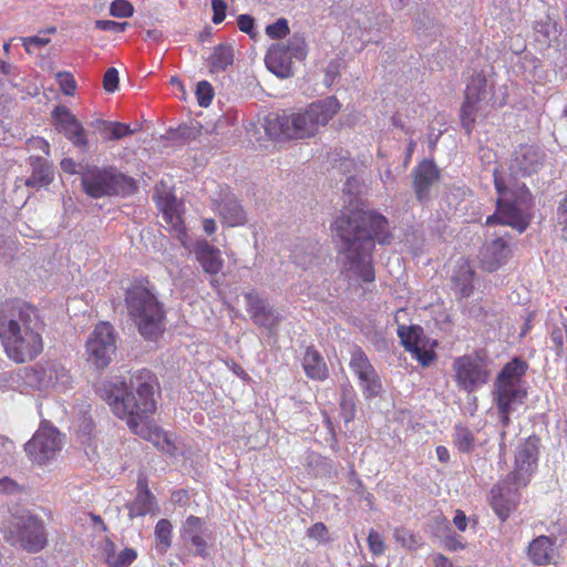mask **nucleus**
Returning a JSON list of instances; mask_svg holds the SVG:
<instances>
[{"mask_svg":"<svg viewBox=\"0 0 567 567\" xmlns=\"http://www.w3.org/2000/svg\"><path fill=\"white\" fill-rule=\"evenodd\" d=\"M332 230L341 241V272L350 280L374 281L375 243L389 245L393 239L388 219L377 212L351 209L334 219Z\"/></svg>","mask_w":567,"mask_h":567,"instance_id":"f257e3e1","label":"nucleus"},{"mask_svg":"<svg viewBox=\"0 0 567 567\" xmlns=\"http://www.w3.org/2000/svg\"><path fill=\"white\" fill-rule=\"evenodd\" d=\"M0 342L14 363L35 360L44 349L38 310L19 300L4 303L0 309Z\"/></svg>","mask_w":567,"mask_h":567,"instance_id":"f03ea898","label":"nucleus"},{"mask_svg":"<svg viewBox=\"0 0 567 567\" xmlns=\"http://www.w3.org/2000/svg\"><path fill=\"white\" fill-rule=\"evenodd\" d=\"M493 176L498 198L495 212L486 218L485 225L511 226L519 234L524 233L530 221L533 197L529 189L517 181L507 185L496 168Z\"/></svg>","mask_w":567,"mask_h":567,"instance_id":"7ed1b4c3","label":"nucleus"},{"mask_svg":"<svg viewBox=\"0 0 567 567\" xmlns=\"http://www.w3.org/2000/svg\"><path fill=\"white\" fill-rule=\"evenodd\" d=\"M527 369V362L515 357L502 368L495 379L493 395L503 426L508 425L511 414L527 398L525 381L523 380Z\"/></svg>","mask_w":567,"mask_h":567,"instance_id":"20e7f679","label":"nucleus"},{"mask_svg":"<svg viewBox=\"0 0 567 567\" xmlns=\"http://www.w3.org/2000/svg\"><path fill=\"white\" fill-rule=\"evenodd\" d=\"M80 176L82 190L94 199L125 196L137 190L135 179L117 172L113 166L86 164L81 168Z\"/></svg>","mask_w":567,"mask_h":567,"instance_id":"39448f33","label":"nucleus"},{"mask_svg":"<svg viewBox=\"0 0 567 567\" xmlns=\"http://www.w3.org/2000/svg\"><path fill=\"white\" fill-rule=\"evenodd\" d=\"M1 533L8 543L28 553L37 554L48 545L43 519L28 511L12 514L3 523Z\"/></svg>","mask_w":567,"mask_h":567,"instance_id":"423d86ee","label":"nucleus"},{"mask_svg":"<svg viewBox=\"0 0 567 567\" xmlns=\"http://www.w3.org/2000/svg\"><path fill=\"white\" fill-rule=\"evenodd\" d=\"M97 393L111 406L118 417L126 420L128 427L138 434L142 422V409L140 399L142 396V384H137L135 392L128 391L125 382L116 380L102 381L97 385Z\"/></svg>","mask_w":567,"mask_h":567,"instance_id":"0eeeda50","label":"nucleus"},{"mask_svg":"<svg viewBox=\"0 0 567 567\" xmlns=\"http://www.w3.org/2000/svg\"><path fill=\"white\" fill-rule=\"evenodd\" d=\"M161 399V385L157 377L144 369V440L151 442L159 452L174 456L177 451L174 434L164 431L153 420H150V416L156 413Z\"/></svg>","mask_w":567,"mask_h":567,"instance_id":"6e6552de","label":"nucleus"},{"mask_svg":"<svg viewBox=\"0 0 567 567\" xmlns=\"http://www.w3.org/2000/svg\"><path fill=\"white\" fill-rule=\"evenodd\" d=\"M494 81L483 73L471 78L465 91V100L461 107V124L466 134L473 131L476 116L494 100Z\"/></svg>","mask_w":567,"mask_h":567,"instance_id":"1a4fd4ad","label":"nucleus"},{"mask_svg":"<svg viewBox=\"0 0 567 567\" xmlns=\"http://www.w3.org/2000/svg\"><path fill=\"white\" fill-rule=\"evenodd\" d=\"M307 55V44L303 35L292 34L287 42L272 44L266 54V64L269 71L281 79L293 75V60L301 61Z\"/></svg>","mask_w":567,"mask_h":567,"instance_id":"9d476101","label":"nucleus"},{"mask_svg":"<svg viewBox=\"0 0 567 567\" xmlns=\"http://www.w3.org/2000/svg\"><path fill=\"white\" fill-rule=\"evenodd\" d=\"M63 447V440L58 429L41 422L33 436L25 443L24 451L29 458L43 465L56 457Z\"/></svg>","mask_w":567,"mask_h":567,"instance_id":"9b49d317","label":"nucleus"},{"mask_svg":"<svg viewBox=\"0 0 567 567\" xmlns=\"http://www.w3.org/2000/svg\"><path fill=\"white\" fill-rule=\"evenodd\" d=\"M87 361L96 369H105L115 353V333L110 322L100 321L86 341Z\"/></svg>","mask_w":567,"mask_h":567,"instance_id":"f8f14e48","label":"nucleus"},{"mask_svg":"<svg viewBox=\"0 0 567 567\" xmlns=\"http://www.w3.org/2000/svg\"><path fill=\"white\" fill-rule=\"evenodd\" d=\"M179 539L185 554L206 558L207 547L214 543V535L203 518L189 515L182 524Z\"/></svg>","mask_w":567,"mask_h":567,"instance_id":"ddd939ff","label":"nucleus"},{"mask_svg":"<svg viewBox=\"0 0 567 567\" xmlns=\"http://www.w3.org/2000/svg\"><path fill=\"white\" fill-rule=\"evenodd\" d=\"M340 110V103L334 96L316 101L303 112H297L300 126L299 137L313 136L319 127L324 126Z\"/></svg>","mask_w":567,"mask_h":567,"instance_id":"4468645a","label":"nucleus"},{"mask_svg":"<svg viewBox=\"0 0 567 567\" xmlns=\"http://www.w3.org/2000/svg\"><path fill=\"white\" fill-rule=\"evenodd\" d=\"M452 369L458 388L468 393L484 385L489 378L484 360L477 355L457 357L453 361Z\"/></svg>","mask_w":567,"mask_h":567,"instance_id":"2eb2a0df","label":"nucleus"},{"mask_svg":"<svg viewBox=\"0 0 567 567\" xmlns=\"http://www.w3.org/2000/svg\"><path fill=\"white\" fill-rule=\"evenodd\" d=\"M166 330L164 305L155 293L144 286V342L154 350Z\"/></svg>","mask_w":567,"mask_h":567,"instance_id":"dca6fc26","label":"nucleus"},{"mask_svg":"<svg viewBox=\"0 0 567 567\" xmlns=\"http://www.w3.org/2000/svg\"><path fill=\"white\" fill-rule=\"evenodd\" d=\"M51 121L54 128L64 135L74 147L86 151L89 140L85 128L78 117L65 105H56L51 112Z\"/></svg>","mask_w":567,"mask_h":567,"instance_id":"f3484780","label":"nucleus"},{"mask_svg":"<svg viewBox=\"0 0 567 567\" xmlns=\"http://www.w3.org/2000/svg\"><path fill=\"white\" fill-rule=\"evenodd\" d=\"M522 486L515 483L514 480H509L507 475L506 480L492 487L489 502L502 522H505L509 514L516 509L520 498L518 489Z\"/></svg>","mask_w":567,"mask_h":567,"instance_id":"a211bd4d","label":"nucleus"},{"mask_svg":"<svg viewBox=\"0 0 567 567\" xmlns=\"http://www.w3.org/2000/svg\"><path fill=\"white\" fill-rule=\"evenodd\" d=\"M545 157L539 146L520 144L513 153L511 173L513 176H530L543 167Z\"/></svg>","mask_w":567,"mask_h":567,"instance_id":"6ab92c4d","label":"nucleus"},{"mask_svg":"<svg viewBox=\"0 0 567 567\" xmlns=\"http://www.w3.org/2000/svg\"><path fill=\"white\" fill-rule=\"evenodd\" d=\"M153 199L163 214L164 220L176 231L182 233L183 223L178 213L179 203L173 193L172 185L162 179L154 188Z\"/></svg>","mask_w":567,"mask_h":567,"instance_id":"aec40b11","label":"nucleus"},{"mask_svg":"<svg viewBox=\"0 0 567 567\" xmlns=\"http://www.w3.org/2000/svg\"><path fill=\"white\" fill-rule=\"evenodd\" d=\"M297 113L271 112L265 118V131L274 140H301Z\"/></svg>","mask_w":567,"mask_h":567,"instance_id":"412c9836","label":"nucleus"},{"mask_svg":"<svg viewBox=\"0 0 567 567\" xmlns=\"http://www.w3.org/2000/svg\"><path fill=\"white\" fill-rule=\"evenodd\" d=\"M245 300L254 323L264 327L269 333H275L281 321V316L254 290L245 293Z\"/></svg>","mask_w":567,"mask_h":567,"instance_id":"4be33fe9","label":"nucleus"},{"mask_svg":"<svg viewBox=\"0 0 567 567\" xmlns=\"http://www.w3.org/2000/svg\"><path fill=\"white\" fill-rule=\"evenodd\" d=\"M413 189L420 203H426L431 198V188L440 181V171L431 159L422 161L413 169Z\"/></svg>","mask_w":567,"mask_h":567,"instance_id":"5701e85b","label":"nucleus"},{"mask_svg":"<svg viewBox=\"0 0 567 567\" xmlns=\"http://www.w3.org/2000/svg\"><path fill=\"white\" fill-rule=\"evenodd\" d=\"M505 235H499L491 241H486L481 250V261L483 268L493 272L497 270L502 265L506 264L511 257L512 250L505 239Z\"/></svg>","mask_w":567,"mask_h":567,"instance_id":"b1692460","label":"nucleus"},{"mask_svg":"<svg viewBox=\"0 0 567 567\" xmlns=\"http://www.w3.org/2000/svg\"><path fill=\"white\" fill-rule=\"evenodd\" d=\"M537 460V449L532 442L522 444L515 454V468L508 474L509 480L520 485H527L528 476Z\"/></svg>","mask_w":567,"mask_h":567,"instance_id":"393cba45","label":"nucleus"},{"mask_svg":"<svg viewBox=\"0 0 567 567\" xmlns=\"http://www.w3.org/2000/svg\"><path fill=\"white\" fill-rule=\"evenodd\" d=\"M555 537L540 535L534 538L526 549L528 560L536 566H547L550 564H555Z\"/></svg>","mask_w":567,"mask_h":567,"instance_id":"a878e982","label":"nucleus"},{"mask_svg":"<svg viewBox=\"0 0 567 567\" xmlns=\"http://www.w3.org/2000/svg\"><path fill=\"white\" fill-rule=\"evenodd\" d=\"M29 164L32 168L31 175L25 179L18 178L16 181L17 187L23 184L27 187L39 189L49 186L53 182L52 166L43 157L30 156Z\"/></svg>","mask_w":567,"mask_h":567,"instance_id":"bb28decb","label":"nucleus"},{"mask_svg":"<svg viewBox=\"0 0 567 567\" xmlns=\"http://www.w3.org/2000/svg\"><path fill=\"white\" fill-rule=\"evenodd\" d=\"M217 209L223 223L229 227L240 226L246 223V213L231 193L221 195Z\"/></svg>","mask_w":567,"mask_h":567,"instance_id":"cd10ccee","label":"nucleus"},{"mask_svg":"<svg viewBox=\"0 0 567 567\" xmlns=\"http://www.w3.org/2000/svg\"><path fill=\"white\" fill-rule=\"evenodd\" d=\"M195 255L205 272L217 275L221 271L224 260L220 257V250L207 240H199L195 247Z\"/></svg>","mask_w":567,"mask_h":567,"instance_id":"c85d7f7f","label":"nucleus"},{"mask_svg":"<svg viewBox=\"0 0 567 567\" xmlns=\"http://www.w3.org/2000/svg\"><path fill=\"white\" fill-rule=\"evenodd\" d=\"M302 368L306 375L312 380L324 381L329 370L323 357L313 347H308L302 358Z\"/></svg>","mask_w":567,"mask_h":567,"instance_id":"c756f323","label":"nucleus"},{"mask_svg":"<svg viewBox=\"0 0 567 567\" xmlns=\"http://www.w3.org/2000/svg\"><path fill=\"white\" fill-rule=\"evenodd\" d=\"M475 271L468 262L464 261L458 265L453 275L454 289L460 293L461 298L470 297L474 289Z\"/></svg>","mask_w":567,"mask_h":567,"instance_id":"7c9ffc66","label":"nucleus"},{"mask_svg":"<svg viewBox=\"0 0 567 567\" xmlns=\"http://www.w3.org/2000/svg\"><path fill=\"white\" fill-rule=\"evenodd\" d=\"M414 28L417 35L429 42L442 34V25L426 11H423L417 16Z\"/></svg>","mask_w":567,"mask_h":567,"instance_id":"2f4dec72","label":"nucleus"},{"mask_svg":"<svg viewBox=\"0 0 567 567\" xmlns=\"http://www.w3.org/2000/svg\"><path fill=\"white\" fill-rule=\"evenodd\" d=\"M234 62V50L229 44H219L214 48L207 60L210 72H223Z\"/></svg>","mask_w":567,"mask_h":567,"instance_id":"473e14b6","label":"nucleus"},{"mask_svg":"<svg viewBox=\"0 0 567 567\" xmlns=\"http://www.w3.org/2000/svg\"><path fill=\"white\" fill-rule=\"evenodd\" d=\"M125 305L128 316L135 323L137 330L142 333V287L138 285L127 289Z\"/></svg>","mask_w":567,"mask_h":567,"instance_id":"72a5a7b5","label":"nucleus"},{"mask_svg":"<svg viewBox=\"0 0 567 567\" xmlns=\"http://www.w3.org/2000/svg\"><path fill=\"white\" fill-rule=\"evenodd\" d=\"M95 127L106 141L120 140L133 133L127 124L105 120H97Z\"/></svg>","mask_w":567,"mask_h":567,"instance_id":"f704fd0d","label":"nucleus"},{"mask_svg":"<svg viewBox=\"0 0 567 567\" xmlns=\"http://www.w3.org/2000/svg\"><path fill=\"white\" fill-rule=\"evenodd\" d=\"M105 557L110 567H128L137 558V553L132 548H125L120 553H115V545L107 542L105 545Z\"/></svg>","mask_w":567,"mask_h":567,"instance_id":"c9c22d12","label":"nucleus"},{"mask_svg":"<svg viewBox=\"0 0 567 567\" xmlns=\"http://www.w3.org/2000/svg\"><path fill=\"white\" fill-rule=\"evenodd\" d=\"M398 336L401 340V344L406 351L415 350L417 346H421L423 338V329L417 324L399 326Z\"/></svg>","mask_w":567,"mask_h":567,"instance_id":"e433bc0d","label":"nucleus"},{"mask_svg":"<svg viewBox=\"0 0 567 567\" xmlns=\"http://www.w3.org/2000/svg\"><path fill=\"white\" fill-rule=\"evenodd\" d=\"M453 443L461 453H471L475 447L474 433L462 424L454 426Z\"/></svg>","mask_w":567,"mask_h":567,"instance_id":"4c0bfd02","label":"nucleus"},{"mask_svg":"<svg viewBox=\"0 0 567 567\" xmlns=\"http://www.w3.org/2000/svg\"><path fill=\"white\" fill-rule=\"evenodd\" d=\"M172 523L166 519H159L155 526L156 549L164 554L172 545Z\"/></svg>","mask_w":567,"mask_h":567,"instance_id":"58836bf2","label":"nucleus"},{"mask_svg":"<svg viewBox=\"0 0 567 567\" xmlns=\"http://www.w3.org/2000/svg\"><path fill=\"white\" fill-rule=\"evenodd\" d=\"M317 244L307 241L306 244L298 245L295 248V250L292 251V257L298 266L306 269L312 264L313 259L317 256Z\"/></svg>","mask_w":567,"mask_h":567,"instance_id":"ea45409f","label":"nucleus"},{"mask_svg":"<svg viewBox=\"0 0 567 567\" xmlns=\"http://www.w3.org/2000/svg\"><path fill=\"white\" fill-rule=\"evenodd\" d=\"M358 378L360 380V385L363 388L364 394L368 398L379 395L381 391V382L374 369L372 372H367Z\"/></svg>","mask_w":567,"mask_h":567,"instance_id":"a19ab883","label":"nucleus"},{"mask_svg":"<svg viewBox=\"0 0 567 567\" xmlns=\"http://www.w3.org/2000/svg\"><path fill=\"white\" fill-rule=\"evenodd\" d=\"M350 367L358 377L365 374L367 372H372L374 369L367 354L360 348H357L352 352Z\"/></svg>","mask_w":567,"mask_h":567,"instance_id":"79ce46f5","label":"nucleus"},{"mask_svg":"<svg viewBox=\"0 0 567 567\" xmlns=\"http://www.w3.org/2000/svg\"><path fill=\"white\" fill-rule=\"evenodd\" d=\"M393 536L401 546L409 550H414L421 546V537L406 528H396Z\"/></svg>","mask_w":567,"mask_h":567,"instance_id":"37998d69","label":"nucleus"},{"mask_svg":"<svg viewBox=\"0 0 567 567\" xmlns=\"http://www.w3.org/2000/svg\"><path fill=\"white\" fill-rule=\"evenodd\" d=\"M58 85L61 92L66 96H74L78 84L73 74L69 71H60L55 74Z\"/></svg>","mask_w":567,"mask_h":567,"instance_id":"c03bdc74","label":"nucleus"},{"mask_svg":"<svg viewBox=\"0 0 567 567\" xmlns=\"http://www.w3.org/2000/svg\"><path fill=\"white\" fill-rule=\"evenodd\" d=\"M266 34L271 39H282L289 34V24L286 18H279L266 27Z\"/></svg>","mask_w":567,"mask_h":567,"instance_id":"a18cd8bd","label":"nucleus"},{"mask_svg":"<svg viewBox=\"0 0 567 567\" xmlns=\"http://www.w3.org/2000/svg\"><path fill=\"white\" fill-rule=\"evenodd\" d=\"M196 97L200 106L207 107L214 97V89L212 84L207 81L198 82L196 86Z\"/></svg>","mask_w":567,"mask_h":567,"instance_id":"49530a36","label":"nucleus"},{"mask_svg":"<svg viewBox=\"0 0 567 567\" xmlns=\"http://www.w3.org/2000/svg\"><path fill=\"white\" fill-rule=\"evenodd\" d=\"M340 410L342 419L346 423L351 422L355 417V404L352 395H349L346 392H343L340 402Z\"/></svg>","mask_w":567,"mask_h":567,"instance_id":"de8ad7c7","label":"nucleus"},{"mask_svg":"<svg viewBox=\"0 0 567 567\" xmlns=\"http://www.w3.org/2000/svg\"><path fill=\"white\" fill-rule=\"evenodd\" d=\"M368 546L370 551L375 555L380 556L384 554L385 551V545L383 542V538L380 533H378L374 529H371L368 535Z\"/></svg>","mask_w":567,"mask_h":567,"instance_id":"09e8293b","label":"nucleus"},{"mask_svg":"<svg viewBox=\"0 0 567 567\" xmlns=\"http://www.w3.org/2000/svg\"><path fill=\"white\" fill-rule=\"evenodd\" d=\"M118 71L115 68H109L103 75V89L107 93H114L118 89Z\"/></svg>","mask_w":567,"mask_h":567,"instance_id":"8fccbe9b","label":"nucleus"},{"mask_svg":"<svg viewBox=\"0 0 567 567\" xmlns=\"http://www.w3.org/2000/svg\"><path fill=\"white\" fill-rule=\"evenodd\" d=\"M110 13L116 18H126L132 16L133 7L126 0H115L111 3Z\"/></svg>","mask_w":567,"mask_h":567,"instance_id":"3c124183","label":"nucleus"},{"mask_svg":"<svg viewBox=\"0 0 567 567\" xmlns=\"http://www.w3.org/2000/svg\"><path fill=\"white\" fill-rule=\"evenodd\" d=\"M413 357L419 361L422 367H429L436 358V354L432 350H426L421 346H417L415 350L410 351Z\"/></svg>","mask_w":567,"mask_h":567,"instance_id":"603ef678","label":"nucleus"},{"mask_svg":"<svg viewBox=\"0 0 567 567\" xmlns=\"http://www.w3.org/2000/svg\"><path fill=\"white\" fill-rule=\"evenodd\" d=\"M50 38L40 34L28 37L22 39V44L28 53L32 51V48L45 47L50 43Z\"/></svg>","mask_w":567,"mask_h":567,"instance_id":"864d4df0","label":"nucleus"},{"mask_svg":"<svg viewBox=\"0 0 567 567\" xmlns=\"http://www.w3.org/2000/svg\"><path fill=\"white\" fill-rule=\"evenodd\" d=\"M159 513V506L155 496L151 493L147 486L144 484V516L146 514L157 515Z\"/></svg>","mask_w":567,"mask_h":567,"instance_id":"5fc2aeb1","label":"nucleus"},{"mask_svg":"<svg viewBox=\"0 0 567 567\" xmlns=\"http://www.w3.org/2000/svg\"><path fill=\"white\" fill-rule=\"evenodd\" d=\"M213 18L215 24L221 23L226 18L227 3L224 0H212Z\"/></svg>","mask_w":567,"mask_h":567,"instance_id":"6e6d98bb","label":"nucleus"},{"mask_svg":"<svg viewBox=\"0 0 567 567\" xmlns=\"http://www.w3.org/2000/svg\"><path fill=\"white\" fill-rule=\"evenodd\" d=\"M443 545L447 550H451V551H456V550L463 549L465 547V544L463 543V538L455 533H450L449 535H446L443 540Z\"/></svg>","mask_w":567,"mask_h":567,"instance_id":"4d7b16f0","label":"nucleus"},{"mask_svg":"<svg viewBox=\"0 0 567 567\" xmlns=\"http://www.w3.org/2000/svg\"><path fill=\"white\" fill-rule=\"evenodd\" d=\"M126 24H127L126 22L120 23V22H115L112 20H96L95 21V27L99 30L112 31V32H123Z\"/></svg>","mask_w":567,"mask_h":567,"instance_id":"13d9d810","label":"nucleus"},{"mask_svg":"<svg viewBox=\"0 0 567 567\" xmlns=\"http://www.w3.org/2000/svg\"><path fill=\"white\" fill-rule=\"evenodd\" d=\"M308 536L320 542H327L328 529L323 523H316L308 529Z\"/></svg>","mask_w":567,"mask_h":567,"instance_id":"bf43d9fd","label":"nucleus"},{"mask_svg":"<svg viewBox=\"0 0 567 567\" xmlns=\"http://www.w3.org/2000/svg\"><path fill=\"white\" fill-rule=\"evenodd\" d=\"M237 25L241 32L254 35L255 19L249 14H240L237 18Z\"/></svg>","mask_w":567,"mask_h":567,"instance_id":"052dcab7","label":"nucleus"},{"mask_svg":"<svg viewBox=\"0 0 567 567\" xmlns=\"http://www.w3.org/2000/svg\"><path fill=\"white\" fill-rule=\"evenodd\" d=\"M28 146H29L30 150H39L44 155H47V156L50 155V144L43 137L33 136V137L29 138L28 140Z\"/></svg>","mask_w":567,"mask_h":567,"instance_id":"680f3d73","label":"nucleus"},{"mask_svg":"<svg viewBox=\"0 0 567 567\" xmlns=\"http://www.w3.org/2000/svg\"><path fill=\"white\" fill-rule=\"evenodd\" d=\"M61 169L70 175L80 174L78 164L73 158H63L60 163Z\"/></svg>","mask_w":567,"mask_h":567,"instance_id":"e2e57ef3","label":"nucleus"},{"mask_svg":"<svg viewBox=\"0 0 567 567\" xmlns=\"http://www.w3.org/2000/svg\"><path fill=\"white\" fill-rule=\"evenodd\" d=\"M453 523L460 532H464L467 527V517L462 511H456Z\"/></svg>","mask_w":567,"mask_h":567,"instance_id":"0e129e2a","label":"nucleus"},{"mask_svg":"<svg viewBox=\"0 0 567 567\" xmlns=\"http://www.w3.org/2000/svg\"><path fill=\"white\" fill-rule=\"evenodd\" d=\"M17 483L9 477H3L0 480V493H12L17 489Z\"/></svg>","mask_w":567,"mask_h":567,"instance_id":"69168bd1","label":"nucleus"},{"mask_svg":"<svg viewBox=\"0 0 567 567\" xmlns=\"http://www.w3.org/2000/svg\"><path fill=\"white\" fill-rule=\"evenodd\" d=\"M148 25L147 21L144 20V31L146 32V37L154 42H157L162 39V30L157 27L146 29Z\"/></svg>","mask_w":567,"mask_h":567,"instance_id":"338daca9","label":"nucleus"},{"mask_svg":"<svg viewBox=\"0 0 567 567\" xmlns=\"http://www.w3.org/2000/svg\"><path fill=\"white\" fill-rule=\"evenodd\" d=\"M433 564L435 567H453L452 561L442 554L433 556Z\"/></svg>","mask_w":567,"mask_h":567,"instance_id":"774afa93","label":"nucleus"}]
</instances>
